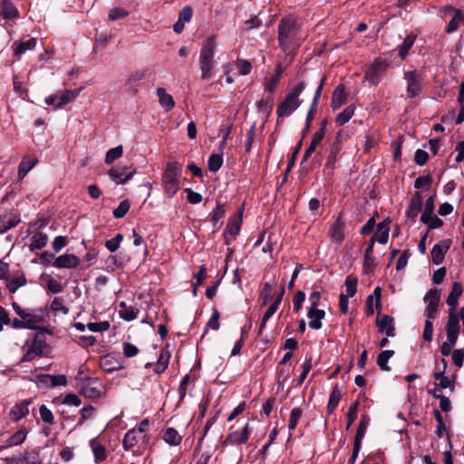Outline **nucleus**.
<instances>
[{"instance_id":"57","label":"nucleus","mask_w":464,"mask_h":464,"mask_svg":"<svg viewBox=\"0 0 464 464\" xmlns=\"http://www.w3.org/2000/svg\"><path fill=\"white\" fill-rule=\"evenodd\" d=\"M273 101L271 97L262 98L257 102V108L259 111L269 114L272 111Z\"/></svg>"},{"instance_id":"40","label":"nucleus","mask_w":464,"mask_h":464,"mask_svg":"<svg viewBox=\"0 0 464 464\" xmlns=\"http://www.w3.org/2000/svg\"><path fill=\"white\" fill-rule=\"evenodd\" d=\"M163 440L170 446H178L182 437L174 428H168L164 432Z\"/></svg>"},{"instance_id":"52","label":"nucleus","mask_w":464,"mask_h":464,"mask_svg":"<svg viewBox=\"0 0 464 464\" xmlns=\"http://www.w3.org/2000/svg\"><path fill=\"white\" fill-rule=\"evenodd\" d=\"M359 404V401H356L349 407L347 413V430L350 429L357 418Z\"/></svg>"},{"instance_id":"59","label":"nucleus","mask_w":464,"mask_h":464,"mask_svg":"<svg viewBox=\"0 0 464 464\" xmlns=\"http://www.w3.org/2000/svg\"><path fill=\"white\" fill-rule=\"evenodd\" d=\"M225 214V208L223 205H218L209 214L210 221L217 224Z\"/></svg>"},{"instance_id":"47","label":"nucleus","mask_w":464,"mask_h":464,"mask_svg":"<svg viewBox=\"0 0 464 464\" xmlns=\"http://www.w3.org/2000/svg\"><path fill=\"white\" fill-rule=\"evenodd\" d=\"M369 422L370 419L368 418V416L362 415L355 434L354 440L362 442V439L365 436Z\"/></svg>"},{"instance_id":"27","label":"nucleus","mask_w":464,"mask_h":464,"mask_svg":"<svg viewBox=\"0 0 464 464\" xmlns=\"http://www.w3.org/2000/svg\"><path fill=\"white\" fill-rule=\"evenodd\" d=\"M422 208V197L420 192H415L410 200L409 208L407 210V217L415 219Z\"/></svg>"},{"instance_id":"13","label":"nucleus","mask_w":464,"mask_h":464,"mask_svg":"<svg viewBox=\"0 0 464 464\" xmlns=\"http://www.w3.org/2000/svg\"><path fill=\"white\" fill-rule=\"evenodd\" d=\"M135 174L134 169H130L128 166L112 167L108 175L116 184H125L132 179Z\"/></svg>"},{"instance_id":"55","label":"nucleus","mask_w":464,"mask_h":464,"mask_svg":"<svg viewBox=\"0 0 464 464\" xmlns=\"http://www.w3.org/2000/svg\"><path fill=\"white\" fill-rule=\"evenodd\" d=\"M431 182H432V178L430 175L420 176L415 179L414 188L428 189L429 186L431 184Z\"/></svg>"},{"instance_id":"43","label":"nucleus","mask_w":464,"mask_h":464,"mask_svg":"<svg viewBox=\"0 0 464 464\" xmlns=\"http://www.w3.org/2000/svg\"><path fill=\"white\" fill-rule=\"evenodd\" d=\"M341 399H342V394H341L338 387L335 386L333 389V391L330 394V397H329V401H328V404H327L328 414H332L335 411Z\"/></svg>"},{"instance_id":"37","label":"nucleus","mask_w":464,"mask_h":464,"mask_svg":"<svg viewBox=\"0 0 464 464\" xmlns=\"http://www.w3.org/2000/svg\"><path fill=\"white\" fill-rule=\"evenodd\" d=\"M15 464H42V459L38 451H25L22 457H20Z\"/></svg>"},{"instance_id":"60","label":"nucleus","mask_w":464,"mask_h":464,"mask_svg":"<svg viewBox=\"0 0 464 464\" xmlns=\"http://www.w3.org/2000/svg\"><path fill=\"white\" fill-rule=\"evenodd\" d=\"M129 15V12L125 11L120 7L111 8L109 12V19L111 21H115L118 19L124 18Z\"/></svg>"},{"instance_id":"14","label":"nucleus","mask_w":464,"mask_h":464,"mask_svg":"<svg viewBox=\"0 0 464 464\" xmlns=\"http://www.w3.org/2000/svg\"><path fill=\"white\" fill-rule=\"evenodd\" d=\"M242 224V213L240 212L237 216L231 218L227 225L225 233H224V238L225 243L227 245H229L231 242H233L237 236L238 235L240 231Z\"/></svg>"},{"instance_id":"7","label":"nucleus","mask_w":464,"mask_h":464,"mask_svg":"<svg viewBox=\"0 0 464 464\" xmlns=\"http://www.w3.org/2000/svg\"><path fill=\"white\" fill-rule=\"evenodd\" d=\"M390 66L389 62L382 57L376 58L366 69L365 80L373 85H377L384 76Z\"/></svg>"},{"instance_id":"29","label":"nucleus","mask_w":464,"mask_h":464,"mask_svg":"<svg viewBox=\"0 0 464 464\" xmlns=\"http://www.w3.org/2000/svg\"><path fill=\"white\" fill-rule=\"evenodd\" d=\"M0 14L7 20L15 19L19 12L11 0H2L0 3Z\"/></svg>"},{"instance_id":"19","label":"nucleus","mask_w":464,"mask_h":464,"mask_svg":"<svg viewBox=\"0 0 464 464\" xmlns=\"http://www.w3.org/2000/svg\"><path fill=\"white\" fill-rule=\"evenodd\" d=\"M285 294V288L281 289V292L277 295L274 302L269 305L268 309L266 311L265 314L263 315L258 334H262L263 329L265 328L267 321L274 315V314L278 309L279 304H281L283 295Z\"/></svg>"},{"instance_id":"24","label":"nucleus","mask_w":464,"mask_h":464,"mask_svg":"<svg viewBox=\"0 0 464 464\" xmlns=\"http://www.w3.org/2000/svg\"><path fill=\"white\" fill-rule=\"evenodd\" d=\"M309 318V326L314 330L322 328V320L325 316V312L318 307H310L307 313Z\"/></svg>"},{"instance_id":"50","label":"nucleus","mask_w":464,"mask_h":464,"mask_svg":"<svg viewBox=\"0 0 464 464\" xmlns=\"http://www.w3.org/2000/svg\"><path fill=\"white\" fill-rule=\"evenodd\" d=\"M303 415V411L300 408H294L291 411L290 418H289V423H288V429L290 431L295 430L296 428V425L300 420V418Z\"/></svg>"},{"instance_id":"45","label":"nucleus","mask_w":464,"mask_h":464,"mask_svg":"<svg viewBox=\"0 0 464 464\" xmlns=\"http://www.w3.org/2000/svg\"><path fill=\"white\" fill-rule=\"evenodd\" d=\"M394 354V351L392 350H385L382 351L378 356H377V364L381 368L382 371H390L391 368L388 365V362L390 358H392Z\"/></svg>"},{"instance_id":"9","label":"nucleus","mask_w":464,"mask_h":464,"mask_svg":"<svg viewBox=\"0 0 464 464\" xmlns=\"http://www.w3.org/2000/svg\"><path fill=\"white\" fill-rule=\"evenodd\" d=\"M48 315V309L46 307H41L25 310L22 319H24L27 329L36 330L38 329V324L44 323Z\"/></svg>"},{"instance_id":"42","label":"nucleus","mask_w":464,"mask_h":464,"mask_svg":"<svg viewBox=\"0 0 464 464\" xmlns=\"http://www.w3.org/2000/svg\"><path fill=\"white\" fill-rule=\"evenodd\" d=\"M339 150V145L337 143H334L324 165V169L329 170L330 174H332L334 169V165L337 161V154Z\"/></svg>"},{"instance_id":"16","label":"nucleus","mask_w":464,"mask_h":464,"mask_svg":"<svg viewBox=\"0 0 464 464\" xmlns=\"http://www.w3.org/2000/svg\"><path fill=\"white\" fill-rule=\"evenodd\" d=\"M6 281V287L11 294H14L19 287L26 285L27 281L24 272L16 271L5 278Z\"/></svg>"},{"instance_id":"44","label":"nucleus","mask_w":464,"mask_h":464,"mask_svg":"<svg viewBox=\"0 0 464 464\" xmlns=\"http://www.w3.org/2000/svg\"><path fill=\"white\" fill-rule=\"evenodd\" d=\"M420 221L430 229L439 228L443 225V221L434 213L428 214L426 218L424 215H421Z\"/></svg>"},{"instance_id":"30","label":"nucleus","mask_w":464,"mask_h":464,"mask_svg":"<svg viewBox=\"0 0 464 464\" xmlns=\"http://www.w3.org/2000/svg\"><path fill=\"white\" fill-rule=\"evenodd\" d=\"M390 222L383 220L377 225V229L374 233L372 238H375V241L380 244H386L389 239V232H390Z\"/></svg>"},{"instance_id":"64","label":"nucleus","mask_w":464,"mask_h":464,"mask_svg":"<svg viewBox=\"0 0 464 464\" xmlns=\"http://www.w3.org/2000/svg\"><path fill=\"white\" fill-rule=\"evenodd\" d=\"M305 300V294L303 291H298L295 294L293 298L294 303V310L298 313L301 308L302 304Z\"/></svg>"},{"instance_id":"23","label":"nucleus","mask_w":464,"mask_h":464,"mask_svg":"<svg viewBox=\"0 0 464 464\" xmlns=\"http://www.w3.org/2000/svg\"><path fill=\"white\" fill-rule=\"evenodd\" d=\"M21 219L15 213H8L0 216V234L7 232L9 229L16 227Z\"/></svg>"},{"instance_id":"49","label":"nucleus","mask_w":464,"mask_h":464,"mask_svg":"<svg viewBox=\"0 0 464 464\" xmlns=\"http://www.w3.org/2000/svg\"><path fill=\"white\" fill-rule=\"evenodd\" d=\"M122 153H123V147L121 145H119L115 148L110 149L106 152L105 162L107 164L112 163L113 161H115L116 160L121 158L122 156Z\"/></svg>"},{"instance_id":"58","label":"nucleus","mask_w":464,"mask_h":464,"mask_svg":"<svg viewBox=\"0 0 464 464\" xmlns=\"http://www.w3.org/2000/svg\"><path fill=\"white\" fill-rule=\"evenodd\" d=\"M345 288H346V293H347V295H345L348 297H353L356 294V291H357L356 279H354L351 276H347L345 279Z\"/></svg>"},{"instance_id":"12","label":"nucleus","mask_w":464,"mask_h":464,"mask_svg":"<svg viewBox=\"0 0 464 464\" xmlns=\"http://www.w3.org/2000/svg\"><path fill=\"white\" fill-rule=\"evenodd\" d=\"M440 300V290L433 288L426 293L424 296V302L427 304L425 308V315L428 317V319H434L436 317Z\"/></svg>"},{"instance_id":"33","label":"nucleus","mask_w":464,"mask_h":464,"mask_svg":"<svg viewBox=\"0 0 464 464\" xmlns=\"http://www.w3.org/2000/svg\"><path fill=\"white\" fill-rule=\"evenodd\" d=\"M48 242V236L43 232H35L31 237L29 248L31 251L44 248Z\"/></svg>"},{"instance_id":"4","label":"nucleus","mask_w":464,"mask_h":464,"mask_svg":"<svg viewBox=\"0 0 464 464\" xmlns=\"http://www.w3.org/2000/svg\"><path fill=\"white\" fill-rule=\"evenodd\" d=\"M182 165L177 161L168 162L162 174V187L168 198H172L179 189Z\"/></svg>"},{"instance_id":"26","label":"nucleus","mask_w":464,"mask_h":464,"mask_svg":"<svg viewBox=\"0 0 464 464\" xmlns=\"http://www.w3.org/2000/svg\"><path fill=\"white\" fill-rule=\"evenodd\" d=\"M462 293L463 288L461 284L459 282H454L452 285L451 291L447 298V304L450 306V312L455 313V310L457 309L458 306L459 298L461 296Z\"/></svg>"},{"instance_id":"22","label":"nucleus","mask_w":464,"mask_h":464,"mask_svg":"<svg viewBox=\"0 0 464 464\" xmlns=\"http://www.w3.org/2000/svg\"><path fill=\"white\" fill-rule=\"evenodd\" d=\"M28 430L25 427L20 428L16 432L11 435L5 441V445L0 446V451L10 447L21 445L25 440Z\"/></svg>"},{"instance_id":"56","label":"nucleus","mask_w":464,"mask_h":464,"mask_svg":"<svg viewBox=\"0 0 464 464\" xmlns=\"http://www.w3.org/2000/svg\"><path fill=\"white\" fill-rule=\"evenodd\" d=\"M39 413L43 421L48 424L54 423V417L51 410H49L45 405H41L39 409Z\"/></svg>"},{"instance_id":"38","label":"nucleus","mask_w":464,"mask_h":464,"mask_svg":"<svg viewBox=\"0 0 464 464\" xmlns=\"http://www.w3.org/2000/svg\"><path fill=\"white\" fill-rule=\"evenodd\" d=\"M119 307V314L123 320L132 321L137 317L138 310L132 306L127 305L125 302H121Z\"/></svg>"},{"instance_id":"36","label":"nucleus","mask_w":464,"mask_h":464,"mask_svg":"<svg viewBox=\"0 0 464 464\" xmlns=\"http://www.w3.org/2000/svg\"><path fill=\"white\" fill-rule=\"evenodd\" d=\"M90 446H91L92 453L94 455L96 463H101L103 460H105L107 455H106V450L103 445L99 443L96 439H92L90 441Z\"/></svg>"},{"instance_id":"51","label":"nucleus","mask_w":464,"mask_h":464,"mask_svg":"<svg viewBox=\"0 0 464 464\" xmlns=\"http://www.w3.org/2000/svg\"><path fill=\"white\" fill-rule=\"evenodd\" d=\"M122 240L123 236L121 234H117L114 237L105 242V246L110 252L113 253L119 249Z\"/></svg>"},{"instance_id":"15","label":"nucleus","mask_w":464,"mask_h":464,"mask_svg":"<svg viewBox=\"0 0 464 464\" xmlns=\"http://www.w3.org/2000/svg\"><path fill=\"white\" fill-rule=\"evenodd\" d=\"M459 333V319L456 313L450 312L447 324V341H450L451 344H455Z\"/></svg>"},{"instance_id":"34","label":"nucleus","mask_w":464,"mask_h":464,"mask_svg":"<svg viewBox=\"0 0 464 464\" xmlns=\"http://www.w3.org/2000/svg\"><path fill=\"white\" fill-rule=\"evenodd\" d=\"M169 357H170V354L167 349H162L160 351V355L157 360V362L154 367V372L156 374L162 373L168 368Z\"/></svg>"},{"instance_id":"6","label":"nucleus","mask_w":464,"mask_h":464,"mask_svg":"<svg viewBox=\"0 0 464 464\" xmlns=\"http://www.w3.org/2000/svg\"><path fill=\"white\" fill-rule=\"evenodd\" d=\"M252 432L249 421H242L238 419L231 425L223 441L224 446H239L247 442Z\"/></svg>"},{"instance_id":"54","label":"nucleus","mask_w":464,"mask_h":464,"mask_svg":"<svg viewBox=\"0 0 464 464\" xmlns=\"http://www.w3.org/2000/svg\"><path fill=\"white\" fill-rule=\"evenodd\" d=\"M130 202L128 200L121 201L119 206L113 210V217L115 218H122L130 209Z\"/></svg>"},{"instance_id":"8","label":"nucleus","mask_w":464,"mask_h":464,"mask_svg":"<svg viewBox=\"0 0 464 464\" xmlns=\"http://www.w3.org/2000/svg\"><path fill=\"white\" fill-rule=\"evenodd\" d=\"M403 78L407 83L406 94L408 98H415L422 92L423 78L416 70L404 72Z\"/></svg>"},{"instance_id":"31","label":"nucleus","mask_w":464,"mask_h":464,"mask_svg":"<svg viewBox=\"0 0 464 464\" xmlns=\"http://www.w3.org/2000/svg\"><path fill=\"white\" fill-rule=\"evenodd\" d=\"M29 401H24L19 404L14 405L10 411L11 418L15 421H18L19 420L27 416L29 413Z\"/></svg>"},{"instance_id":"2","label":"nucleus","mask_w":464,"mask_h":464,"mask_svg":"<svg viewBox=\"0 0 464 464\" xmlns=\"http://www.w3.org/2000/svg\"><path fill=\"white\" fill-rule=\"evenodd\" d=\"M43 332L44 329H41V332L33 334L32 338L26 339L21 348L24 354L20 362H32L34 359L44 357L48 353L50 347L46 343Z\"/></svg>"},{"instance_id":"32","label":"nucleus","mask_w":464,"mask_h":464,"mask_svg":"<svg viewBox=\"0 0 464 464\" xmlns=\"http://www.w3.org/2000/svg\"><path fill=\"white\" fill-rule=\"evenodd\" d=\"M157 95L159 97L160 104L165 109L166 111H169L175 106L173 97L167 93L166 90L162 87L157 89Z\"/></svg>"},{"instance_id":"28","label":"nucleus","mask_w":464,"mask_h":464,"mask_svg":"<svg viewBox=\"0 0 464 464\" xmlns=\"http://www.w3.org/2000/svg\"><path fill=\"white\" fill-rule=\"evenodd\" d=\"M38 160L34 157H24L18 166V179L22 180L28 172L36 166Z\"/></svg>"},{"instance_id":"35","label":"nucleus","mask_w":464,"mask_h":464,"mask_svg":"<svg viewBox=\"0 0 464 464\" xmlns=\"http://www.w3.org/2000/svg\"><path fill=\"white\" fill-rule=\"evenodd\" d=\"M416 40V36L413 34L407 35L403 42L398 45V55L401 60H404L409 53L410 49L412 47Z\"/></svg>"},{"instance_id":"48","label":"nucleus","mask_w":464,"mask_h":464,"mask_svg":"<svg viewBox=\"0 0 464 464\" xmlns=\"http://www.w3.org/2000/svg\"><path fill=\"white\" fill-rule=\"evenodd\" d=\"M223 164V157L222 154H212L208 158V169L212 172L218 171Z\"/></svg>"},{"instance_id":"39","label":"nucleus","mask_w":464,"mask_h":464,"mask_svg":"<svg viewBox=\"0 0 464 464\" xmlns=\"http://www.w3.org/2000/svg\"><path fill=\"white\" fill-rule=\"evenodd\" d=\"M346 99V93L344 87L343 85H339L335 88L332 96V107L334 110H337L341 107V105L344 102Z\"/></svg>"},{"instance_id":"21","label":"nucleus","mask_w":464,"mask_h":464,"mask_svg":"<svg viewBox=\"0 0 464 464\" xmlns=\"http://www.w3.org/2000/svg\"><path fill=\"white\" fill-rule=\"evenodd\" d=\"M37 40L34 37H24L22 38L19 42H14L13 44V49L14 54L19 57L24 53L26 51L34 50L36 46Z\"/></svg>"},{"instance_id":"1","label":"nucleus","mask_w":464,"mask_h":464,"mask_svg":"<svg viewBox=\"0 0 464 464\" xmlns=\"http://www.w3.org/2000/svg\"><path fill=\"white\" fill-rule=\"evenodd\" d=\"M303 36L301 27L293 17L283 18L278 24V42L284 52H291L296 49Z\"/></svg>"},{"instance_id":"61","label":"nucleus","mask_w":464,"mask_h":464,"mask_svg":"<svg viewBox=\"0 0 464 464\" xmlns=\"http://www.w3.org/2000/svg\"><path fill=\"white\" fill-rule=\"evenodd\" d=\"M88 329L92 333L103 332L109 329L110 324L107 321L99 323H89L87 324Z\"/></svg>"},{"instance_id":"3","label":"nucleus","mask_w":464,"mask_h":464,"mask_svg":"<svg viewBox=\"0 0 464 464\" xmlns=\"http://www.w3.org/2000/svg\"><path fill=\"white\" fill-rule=\"evenodd\" d=\"M217 36L211 35L202 44L199 53V68L201 71V78L208 80L212 78V70L215 67V50Z\"/></svg>"},{"instance_id":"20","label":"nucleus","mask_w":464,"mask_h":464,"mask_svg":"<svg viewBox=\"0 0 464 464\" xmlns=\"http://www.w3.org/2000/svg\"><path fill=\"white\" fill-rule=\"evenodd\" d=\"M450 242L449 240H442L434 245L431 249V259L434 265H440L444 260V256L450 248Z\"/></svg>"},{"instance_id":"25","label":"nucleus","mask_w":464,"mask_h":464,"mask_svg":"<svg viewBox=\"0 0 464 464\" xmlns=\"http://www.w3.org/2000/svg\"><path fill=\"white\" fill-rule=\"evenodd\" d=\"M82 91V88L81 87V88L73 90V91L65 90V91L57 92L56 96H57L58 102L56 104V108H61L63 105H66V104L72 102V101H74L79 96V94L81 93Z\"/></svg>"},{"instance_id":"11","label":"nucleus","mask_w":464,"mask_h":464,"mask_svg":"<svg viewBox=\"0 0 464 464\" xmlns=\"http://www.w3.org/2000/svg\"><path fill=\"white\" fill-rule=\"evenodd\" d=\"M81 392L87 398L96 399L102 393V384L96 378H86L82 381Z\"/></svg>"},{"instance_id":"62","label":"nucleus","mask_w":464,"mask_h":464,"mask_svg":"<svg viewBox=\"0 0 464 464\" xmlns=\"http://www.w3.org/2000/svg\"><path fill=\"white\" fill-rule=\"evenodd\" d=\"M53 312H63L64 314L69 313V309L63 305V300L60 297H55L50 306Z\"/></svg>"},{"instance_id":"46","label":"nucleus","mask_w":464,"mask_h":464,"mask_svg":"<svg viewBox=\"0 0 464 464\" xmlns=\"http://www.w3.org/2000/svg\"><path fill=\"white\" fill-rule=\"evenodd\" d=\"M354 114V107L350 105L340 112L336 117V123L339 126L344 125L348 122Z\"/></svg>"},{"instance_id":"18","label":"nucleus","mask_w":464,"mask_h":464,"mask_svg":"<svg viewBox=\"0 0 464 464\" xmlns=\"http://www.w3.org/2000/svg\"><path fill=\"white\" fill-rule=\"evenodd\" d=\"M376 325L378 331L382 334H385L387 337L395 336V327L393 318L390 315H382L381 318L376 320Z\"/></svg>"},{"instance_id":"53","label":"nucleus","mask_w":464,"mask_h":464,"mask_svg":"<svg viewBox=\"0 0 464 464\" xmlns=\"http://www.w3.org/2000/svg\"><path fill=\"white\" fill-rule=\"evenodd\" d=\"M463 19L464 17L462 16L460 12L457 11L454 16L450 21L449 24L447 25L446 32L448 34L455 32L458 29L459 23L462 22Z\"/></svg>"},{"instance_id":"17","label":"nucleus","mask_w":464,"mask_h":464,"mask_svg":"<svg viewBox=\"0 0 464 464\" xmlns=\"http://www.w3.org/2000/svg\"><path fill=\"white\" fill-rule=\"evenodd\" d=\"M80 265V258L73 254L61 255L55 258L53 266L56 268H76Z\"/></svg>"},{"instance_id":"63","label":"nucleus","mask_w":464,"mask_h":464,"mask_svg":"<svg viewBox=\"0 0 464 464\" xmlns=\"http://www.w3.org/2000/svg\"><path fill=\"white\" fill-rule=\"evenodd\" d=\"M95 411L94 407H92L91 404L84 406L81 410V419L78 421L79 425H82L86 420L90 419Z\"/></svg>"},{"instance_id":"41","label":"nucleus","mask_w":464,"mask_h":464,"mask_svg":"<svg viewBox=\"0 0 464 464\" xmlns=\"http://www.w3.org/2000/svg\"><path fill=\"white\" fill-rule=\"evenodd\" d=\"M140 433L135 429L130 430L126 432L123 438V447L126 450H130L132 447H134L140 438Z\"/></svg>"},{"instance_id":"10","label":"nucleus","mask_w":464,"mask_h":464,"mask_svg":"<svg viewBox=\"0 0 464 464\" xmlns=\"http://www.w3.org/2000/svg\"><path fill=\"white\" fill-rule=\"evenodd\" d=\"M346 226L342 216L339 215L334 222L330 226L328 237L333 244L340 246L346 237Z\"/></svg>"},{"instance_id":"5","label":"nucleus","mask_w":464,"mask_h":464,"mask_svg":"<svg viewBox=\"0 0 464 464\" xmlns=\"http://www.w3.org/2000/svg\"><path fill=\"white\" fill-rule=\"evenodd\" d=\"M304 88V82H300L290 90L285 98L277 106L276 114L278 118L288 117L300 107L302 101L299 99V96Z\"/></svg>"}]
</instances>
